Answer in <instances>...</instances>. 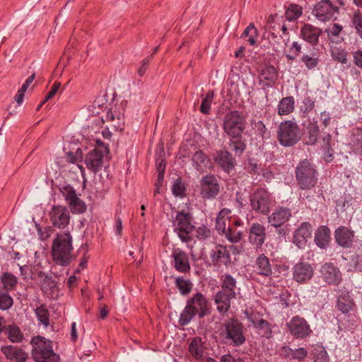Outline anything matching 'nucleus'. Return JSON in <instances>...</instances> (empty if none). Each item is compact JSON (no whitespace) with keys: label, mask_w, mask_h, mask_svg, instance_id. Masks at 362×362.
Here are the masks:
<instances>
[{"label":"nucleus","mask_w":362,"mask_h":362,"mask_svg":"<svg viewBox=\"0 0 362 362\" xmlns=\"http://www.w3.org/2000/svg\"><path fill=\"white\" fill-rule=\"evenodd\" d=\"M73 238L69 231L58 233L52 245L53 261L61 266H68L73 259Z\"/></svg>","instance_id":"f257e3e1"},{"label":"nucleus","mask_w":362,"mask_h":362,"mask_svg":"<svg viewBox=\"0 0 362 362\" xmlns=\"http://www.w3.org/2000/svg\"><path fill=\"white\" fill-rule=\"evenodd\" d=\"M33 345L32 356L35 362H58L59 356L53 351L52 343L40 336L31 340Z\"/></svg>","instance_id":"f03ea898"},{"label":"nucleus","mask_w":362,"mask_h":362,"mask_svg":"<svg viewBox=\"0 0 362 362\" xmlns=\"http://www.w3.org/2000/svg\"><path fill=\"white\" fill-rule=\"evenodd\" d=\"M279 143L284 146H293L301 139L302 132L298 124L291 120L281 122L277 129Z\"/></svg>","instance_id":"7ed1b4c3"},{"label":"nucleus","mask_w":362,"mask_h":362,"mask_svg":"<svg viewBox=\"0 0 362 362\" xmlns=\"http://www.w3.org/2000/svg\"><path fill=\"white\" fill-rule=\"evenodd\" d=\"M316 170L307 160L300 162L296 169V177L302 189H310L317 183Z\"/></svg>","instance_id":"20e7f679"},{"label":"nucleus","mask_w":362,"mask_h":362,"mask_svg":"<svg viewBox=\"0 0 362 362\" xmlns=\"http://www.w3.org/2000/svg\"><path fill=\"white\" fill-rule=\"evenodd\" d=\"M245 118L239 111H230L225 115L223 129L230 137L240 138L245 130Z\"/></svg>","instance_id":"39448f33"},{"label":"nucleus","mask_w":362,"mask_h":362,"mask_svg":"<svg viewBox=\"0 0 362 362\" xmlns=\"http://www.w3.org/2000/svg\"><path fill=\"white\" fill-rule=\"evenodd\" d=\"M221 334L228 343L236 346L242 345L245 341L243 325L237 320L226 322Z\"/></svg>","instance_id":"423d86ee"},{"label":"nucleus","mask_w":362,"mask_h":362,"mask_svg":"<svg viewBox=\"0 0 362 362\" xmlns=\"http://www.w3.org/2000/svg\"><path fill=\"white\" fill-rule=\"evenodd\" d=\"M192 216L189 213L179 211L173 222L175 230L178 232V236L182 242L188 243L192 240L189 234L193 231Z\"/></svg>","instance_id":"0eeeda50"},{"label":"nucleus","mask_w":362,"mask_h":362,"mask_svg":"<svg viewBox=\"0 0 362 362\" xmlns=\"http://www.w3.org/2000/svg\"><path fill=\"white\" fill-rule=\"evenodd\" d=\"M97 148L90 151L85 158L87 168L93 173L100 171L103 165L104 153H108L109 150L102 141H97Z\"/></svg>","instance_id":"6e6552de"},{"label":"nucleus","mask_w":362,"mask_h":362,"mask_svg":"<svg viewBox=\"0 0 362 362\" xmlns=\"http://www.w3.org/2000/svg\"><path fill=\"white\" fill-rule=\"evenodd\" d=\"M271 195L263 188L256 189L250 195V206L257 213L267 214L270 210Z\"/></svg>","instance_id":"1a4fd4ad"},{"label":"nucleus","mask_w":362,"mask_h":362,"mask_svg":"<svg viewBox=\"0 0 362 362\" xmlns=\"http://www.w3.org/2000/svg\"><path fill=\"white\" fill-rule=\"evenodd\" d=\"M60 192L73 214H82L86 211L85 202L78 197L71 186H65L60 189Z\"/></svg>","instance_id":"9d476101"},{"label":"nucleus","mask_w":362,"mask_h":362,"mask_svg":"<svg viewBox=\"0 0 362 362\" xmlns=\"http://www.w3.org/2000/svg\"><path fill=\"white\" fill-rule=\"evenodd\" d=\"M286 326L290 334L296 339H305L312 333V329L308 322L298 315L292 317Z\"/></svg>","instance_id":"9b49d317"},{"label":"nucleus","mask_w":362,"mask_h":362,"mask_svg":"<svg viewBox=\"0 0 362 362\" xmlns=\"http://www.w3.org/2000/svg\"><path fill=\"white\" fill-rule=\"evenodd\" d=\"M339 11V8L334 6L330 0H321L314 6L313 13L319 21L326 22Z\"/></svg>","instance_id":"f8f14e48"},{"label":"nucleus","mask_w":362,"mask_h":362,"mask_svg":"<svg viewBox=\"0 0 362 362\" xmlns=\"http://www.w3.org/2000/svg\"><path fill=\"white\" fill-rule=\"evenodd\" d=\"M201 195L204 199H211L216 197L219 192L220 187L215 175L209 174L203 177L201 182Z\"/></svg>","instance_id":"ddd939ff"},{"label":"nucleus","mask_w":362,"mask_h":362,"mask_svg":"<svg viewBox=\"0 0 362 362\" xmlns=\"http://www.w3.org/2000/svg\"><path fill=\"white\" fill-rule=\"evenodd\" d=\"M49 218L52 225L59 228H64L70 221V214L66 206L61 205L53 206Z\"/></svg>","instance_id":"4468645a"},{"label":"nucleus","mask_w":362,"mask_h":362,"mask_svg":"<svg viewBox=\"0 0 362 362\" xmlns=\"http://www.w3.org/2000/svg\"><path fill=\"white\" fill-rule=\"evenodd\" d=\"M187 304L191 306L194 312L200 318L209 313L208 301L201 293H197L192 298L187 300Z\"/></svg>","instance_id":"2eb2a0df"},{"label":"nucleus","mask_w":362,"mask_h":362,"mask_svg":"<svg viewBox=\"0 0 362 362\" xmlns=\"http://www.w3.org/2000/svg\"><path fill=\"white\" fill-rule=\"evenodd\" d=\"M313 276V267L308 263L298 262L293 268V278L299 284L306 283Z\"/></svg>","instance_id":"dca6fc26"},{"label":"nucleus","mask_w":362,"mask_h":362,"mask_svg":"<svg viewBox=\"0 0 362 362\" xmlns=\"http://www.w3.org/2000/svg\"><path fill=\"white\" fill-rule=\"evenodd\" d=\"M42 279L41 289L43 293L49 299H57L59 296V288L57 283L42 272L37 274Z\"/></svg>","instance_id":"f3484780"},{"label":"nucleus","mask_w":362,"mask_h":362,"mask_svg":"<svg viewBox=\"0 0 362 362\" xmlns=\"http://www.w3.org/2000/svg\"><path fill=\"white\" fill-rule=\"evenodd\" d=\"M210 257L214 266L225 265L230 263V255L226 246L216 245L211 251Z\"/></svg>","instance_id":"a211bd4d"},{"label":"nucleus","mask_w":362,"mask_h":362,"mask_svg":"<svg viewBox=\"0 0 362 362\" xmlns=\"http://www.w3.org/2000/svg\"><path fill=\"white\" fill-rule=\"evenodd\" d=\"M320 273L323 280L328 284H338L341 280V274L339 269L332 263L325 264Z\"/></svg>","instance_id":"6ab92c4d"},{"label":"nucleus","mask_w":362,"mask_h":362,"mask_svg":"<svg viewBox=\"0 0 362 362\" xmlns=\"http://www.w3.org/2000/svg\"><path fill=\"white\" fill-rule=\"evenodd\" d=\"M1 351L6 359L11 361L25 362L28 358V354L21 348L16 346H3L1 347Z\"/></svg>","instance_id":"aec40b11"},{"label":"nucleus","mask_w":362,"mask_h":362,"mask_svg":"<svg viewBox=\"0 0 362 362\" xmlns=\"http://www.w3.org/2000/svg\"><path fill=\"white\" fill-rule=\"evenodd\" d=\"M265 238V227L259 223H252L249 232V242L257 248H260Z\"/></svg>","instance_id":"412c9836"},{"label":"nucleus","mask_w":362,"mask_h":362,"mask_svg":"<svg viewBox=\"0 0 362 362\" xmlns=\"http://www.w3.org/2000/svg\"><path fill=\"white\" fill-rule=\"evenodd\" d=\"M214 160L225 172L229 173L235 165V159L227 150H219L216 153Z\"/></svg>","instance_id":"4be33fe9"},{"label":"nucleus","mask_w":362,"mask_h":362,"mask_svg":"<svg viewBox=\"0 0 362 362\" xmlns=\"http://www.w3.org/2000/svg\"><path fill=\"white\" fill-rule=\"evenodd\" d=\"M312 226L309 223H303L295 231L293 243L299 248L303 247L311 238Z\"/></svg>","instance_id":"5701e85b"},{"label":"nucleus","mask_w":362,"mask_h":362,"mask_svg":"<svg viewBox=\"0 0 362 362\" xmlns=\"http://www.w3.org/2000/svg\"><path fill=\"white\" fill-rule=\"evenodd\" d=\"M259 78L260 83L267 87L273 86L278 78V72L276 68L272 65L265 64L259 68Z\"/></svg>","instance_id":"b1692460"},{"label":"nucleus","mask_w":362,"mask_h":362,"mask_svg":"<svg viewBox=\"0 0 362 362\" xmlns=\"http://www.w3.org/2000/svg\"><path fill=\"white\" fill-rule=\"evenodd\" d=\"M322 30L311 24L305 23L300 28V37L312 45L318 43Z\"/></svg>","instance_id":"393cba45"},{"label":"nucleus","mask_w":362,"mask_h":362,"mask_svg":"<svg viewBox=\"0 0 362 362\" xmlns=\"http://www.w3.org/2000/svg\"><path fill=\"white\" fill-rule=\"evenodd\" d=\"M354 233L345 226H340L335 230L336 242L343 247H350L354 242Z\"/></svg>","instance_id":"a878e982"},{"label":"nucleus","mask_w":362,"mask_h":362,"mask_svg":"<svg viewBox=\"0 0 362 362\" xmlns=\"http://www.w3.org/2000/svg\"><path fill=\"white\" fill-rule=\"evenodd\" d=\"M172 257L175 262V268L180 272L186 273L190 270L187 254L179 249L174 250Z\"/></svg>","instance_id":"bb28decb"},{"label":"nucleus","mask_w":362,"mask_h":362,"mask_svg":"<svg viewBox=\"0 0 362 362\" xmlns=\"http://www.w3.org/2000/svg\"><path fill=\"white\" fill-rule=\"evenodd\" d=\"M190 355L196 360H202L206 350L205 341L199 337H194L188 348Z\"/></svg>","instance_id":"cd10ccee"},{"label":"nucleus","mask_w":362,"mask_h":362,"mask_svg":"<svg viewBox=\"0 0 362 362\" xmlns=\"http://www.w3.org/2000/svg\"><path fill=\"white\" fill-rule=\"evenodd\" d=\"M236 298L232 295L218 291L214 297L215 304L218 311L221 313H226L230 308L231 300Z\"/></svg>","instance_id":"c85d7f7f"},{"label":"nucleus","mask_w":362,"mask_h":362,"mask_svg":"<svg viewBox=\"0 0 362 362\" xmlns=\"http://www.w3.org/2000/svg\"><path fill=\"white\" fill-rule=\"evenodd\" d=\"M291 211L288 208L281 207L277 209L268 217V221L275 228L280 227L290 218Z\"/></svg>","instance_id":"c756f323"},{"label":"nucleus","mask_w":362,"mask_h":362,"mask_svg":"<svg viewBox=\"0 0 362 362\" xmlns=\"http://www.w3.org/2000/svg\"><path fill=\"white\" fill-rule=\"evenodd\" d=\"M192 162L196 169L204 172L211 167V160L201 150L197 151L192 156Z\"/></svg>","instance_id":"7c9ffc66"},{"label":"nucleus","mask_w":362,"mask_h":362,"mask_svg":"<svg viewBox=\"0 0 362 362\" xmlns=\"http://www.w3.org/2000/svg\"><path fill=\"white\" fill-rule=\"evenodd\" d=\"M255 268L257 274L262 276H269L272 274L269 260L264 254L257 258Z\"/></svg>","instance_id":"2f4dec72"},{"label":"nucleus","mask_w":362,"mask_h":362,"mask_svg":"<svg viewBox=\"0 0 362 362\" xmlns=\"http://www.w3.org/2000/svg\"><path fill=\"white\" fill-rule=\"evenodd\" d=\"M337 308L343 313H348L355 306L354 300L349 292L344 291L339 296L337 303Z\"/></svg>","instance_id":"473e14b6"},{"label":"nucleus","mask_w":362,"mask_h":362,"mask_svg":"<svg viewBox=\"0 0 362 362\" xmlns=\"http://www.w3.org/2000/svg\"><path fill=\"white\" fill-rule=\"evenodd\" d=\"M221 291L228 294H233L236 296L237 293V281L230 274H224L221 277Z\"/></svg>","instance_id":"72a5a7b5"},{"label":"nucleus","mask_w":362,"mask_h":362,"mask_svg":"<svg viewBox=\"0 0 362 362\" xmlns=\"http://www.w3.org/2000/svg\"><path fill=\"white\" fill-rule=\"evenodd\" d=\"M295 100L293 97L287 96L283 98L278 104L277 112L280 116L288 115L293 112Z\"/></svg>","instance_id":"f704fd0d"},{"label":"nucleus","mask_w":362,"mask_h":362,"mask_svg":"<svg viewBox=\"0 0 362 362\" xmlns=\"http://www.w3.org/2000/svg\"><path fill=\"white\" fill-rule=\"evenodd\" d=\"M330 240V230L325 226H320L316 230L315 235V241L316 244L325 248L329 243Z\"/></svg>","instance_id":"c9c22d12"},{"label":"nucleus","mask_w":362,"mask_h":362,"mask_svg":"<svg viewBox=\"0 0 362 362\" xmlns=\"http://www.w3.org/2000/svg\"><path fill=\"white\" fill-rule=\"evenodd\" d=\"M231 211L228 209H222L218 213L216 220V229L219 234L226 231L228 226H227V221H229V215Z\"/></svg>","instance_id":"e433bc0d"},{"label":"nucleus","mask_w":362,"mask_h":362,"mask_svg":"<svg viewBox=\"0 0 362 362\" xmlns=\"http://www.w3.org/2000/svg\"><path fill=\"white\" fill-rule=\"evenodd\" d=\"M106 121L110 122L111 127L116 131H122L124 129L123 117L120 114H115L112 110H109L106 113Z\"/></svg>","instance_id":"4c0bfd02"},{"label":"nucleus","mask_w":362,"mask_h":362,"mask_svg":"<svg viewBox=\"0 0 362 362\" xmlns=\"http://www.w3.org/2000/svg\"><path fill=\"white\" fill-rule=\"evenodd\" d=\"M35 313L37 316L38 321L43 325L45 327H47L49 324V312L45 304H42L35 309Z\"/></svg>","instance_id":"58836bf2"},{"label":"nucleus","mask_w":362,"mask_h":362,"mask_svg":"<svg viewBox=\"0 0 362 362\" xmlns=\"http://www.w3.org/2000/svg\"><path fill=\"white\" fill-rule=\"evenodd\" d=\"M311 354L313 356L314 362H329L328 354L325 347L321 344L313 346Z\"/></svg>","instance_id":"ea45409f"},{"label":"nucleus","mask_w":362,"mask_h":362,"mask_svg":"<svg viewBox=\"0 0 362 362\" xmlns=\"http://www.w3.org/2000/svg\"><path fill=\"white\" fill-rule=\"evenodd\" d=\"M308 133L306 137V144L313 145L315 144L319 136L320 129L317 122H311L307 127Z\"/></svg>","instance_id":"a19ab883"},{"label":"nucleus","mask_w":362,"mask_h":362,"mask_svg":"<svg viewBox=\"0 0 362 362\" xmlns=\"http://www.w3.org/2000/svg\"><path fill=\"white\" fill-rule=\"evenodd\" d=\"M1 281L3 287L7 291H11L17 285L18 279L16 276L9 272H4L1 276Z\"/></svg>","instance_id":"79ce46f5"},{"label":"nucleus","mask_w":362,"mask_h":362,"mask_svg":"<svg viewBox=\"0 0 362 362\" xmlns=\"http://www.w3.org/2000/svg\"><path fill=\"white\" fill-rule=\"evenodd\" d=\"M303 13V8L298 4H291L286 9L285 16L287 21H293Z\"/></svg>","instance_id":"37998d69"},{"label":"nucleus","mask_w":362,"mask_h":362,"mask_svg":"<svg viewBox=\"0 0 362 362\" xmlns=\"http://www.w3.org/2000/svg\"><path fill=\"white\" fill-rule=\"evenodd\" d=\"M331 140L330 134H327L322 139L323 144L322 147L324 150V159L327 162H330L333 160V149L331 147Z\"/></svg>","instance_id":"c03bdc74"},{"label":"nucleus","mask_w":362,"mask_h":362,"mask_svg":"<svg viewBox=\"0 0 362 362\" xmlns=\"http://www.w3.org/2000/svg\"><path fill=\"white\" fill-rule=\"evenodd\" d=\"M197 314L194 312V310L190 305H186L183 311L181 313L179 318V324L181 326H185L189 323L193 317Z\"/></svg>","instance_id":"a18cd8bd"},{"label":"nucleus","mask_w":362,"mask_h":362,"mask_svg":"<svg viewBox=\"0 0 362 362\" xmlns=\"http://www.w3.org/2000/svg\"><path fill=\"white\" fill-rule=\"evenodd\" d=\"M222 234L225 235L226 239L231 243H237L242 239L243 233L241 231L228 226L226 231Z\"/></svg>","instance_id":"49530a36"},{"label":"nucleus","mask_w":362,"mask_h":362,"mask_svg":"<svg viewBox=\"0 0 362 362\" xmlns=\"http://www.w3.org/2000/svg\"><path fill=\"white\" fill-rule=\"evenodd\" d=\"M175 285L182 295L188 294L192 288V284L189 280L181 277L175 279Z\"/></svg>","instance_id":"de8ad7c7"},{"label":"nucleus","mask_w":362,"mask_h":362,"mask_svg":"<svg viewBox=\"0 0 362 362\" xmlns=\"http://www.w3.org/2000/svg\"><path fill=\"white\" fill-rule=\"evenodd\" d=\"M156 165L158 173H159V179H164V173L165 171V160L164 150L162 149L156 159Z\"/></svg>","instance_id":"09e8293b"},{"label":"nucleus","mask_w":362,"mask_h":362,"mask_svg":"<svg viewBox=\"0 0 362 362\" xmlns=\"http://www.w3.org/2000/svg\"><path fill=\"white\" fill-rule=\"evenodd\" d=\"M8 338L13 343L21 342L23 339V334L19 328L16 326L8 325L7 327Z\"/></svg>","instance_id":"8fccbe9b"},{"label":"nucleus","mask_w":362,"mask_h":362,"mask_svg":"<svg viewBox=\"0 0 362 362\" xmlns=\"http://www.w3.org/2000/svg\"><path fill=\"white\" fill-rule=\"evenodd\" d=\"M214 96L213 90L207 92L206 96L203 98L200 106V111L204 114H209L211 110V104Z\"/></svg>","instance_id":"3c124183"},{"label":"nucleus","mask_w":362,"mask_h":362,"mask_svg":"<svg viewBox=\"0 0 362 362\" xmlns=\"http://www.w3.org/2000/svg\"><path fill=\"white\" fill-rule=\"evenodd\" d=\"M351 142L355 149L362 153V129L356 128L353 130Z\"/></svg>","instance_id":"603ef678"},{"label":"nucleus","mask_w":362,"mask_h":362,"mask_svg":"<svg viewBox=\"0 0 362 362\" xmlns=\"http://www.w3.org/2000/svg\"><path fill=\"white\" fill-rule=\"evenodd\" d=\"M257 36V30L254 24L250 23L244 30L242 37L248 38V42L251 45H254L256 42V37Z\"/></svg>","instance_id":"864d4df0"},{"label":"nucleus","mask_w":362,"mask_h":362,"mask_svg":"<svg viewBox=\"0 0 362 362\" xmlns=\"http://www.w3.org/2000/svg\"><path fill=\"white\" fill-rule=\"evenodd\" d=\"M235 140H230L229 147L236 155H241L245 149L246 145L241 139L236 138Z\"/></svg>","instance_id":"5fc2aeb1"},{"label":"nucleus","mask_w":362,"mask_h":362,"mask_svg":"<svg viewBox=\"0 0 362 362\" xmlns=\"http://www.w3.org/2000/svg\"><path fill=\"white\" fill-rule=\"evenodd\" d=\"M254 315H255L253 313H251L250 315H247L249 320L252 322L253 325L257 328L265 329H266L265 333L267 332H270L269 322L264 319L257 320Z\"/></svg>","instance_id":"6e6d98bb"},{"label":"nucleus","mask_w":362,"mask_h":362,"mask_svg":"<svg viewBox=\"0 0 362 362\" xmlns=\"http://www.w3.org/2000/svg\"><path fill=\"white\" fill-rule=\"evenodd\" d=\"M352 23L356 30V33L362 38V13L360 10H357L354 13Z\"/></svg>","instance_id":"4d7b16f0"},{"label":"nucleus","mask_w":362,"mask_h":362,"mask_svg":"<svg viewBox=\"0 0 362 362\" xmlns=\"http://www.w3.org/2000/svg\"><path fill=\"white\" fill-rule=\"evenodd\" d=\"M300 45L297 42H293L289 47L288 53L286 54V57L288 60L293 61L300 54Z\"/></svg>","instance_id":"13d9d810"},{"label":"nucleus","mask_w":362,"mask_h":362,"mask_svg":"<svg viewBox=\"0 0 362 362\" xmlns=\"http://www.w3.org/2000/svg\"><path fill=\"white\" fill-rule=\"evenodd\" d=\"M270 43L273 49L276 52L280 51L284 48V45H286V42H284L281 36H277L274 33H272Z\"/></svg>","instance_id":"bf43d9fd"},{"label":"nucleus","mask_w":362,"mask_h":362,"mask_svg":"<svg viewBox=\"0 0 362 362\" xmlns=\"http://www.w3.org/2000/svg\"><path fill=\"white\" fill-rule=\"evenodd\" d=\"M301 62L305 65L308 69L315 68L318 63L319 59L317 57H310L308 54H304L301 57Z\"/></svg>","instance_id":"052dcab7"},{"label":"nucleus","mask_w":362,"mask_h":362,"mask_svg":"<svg viewBox=\"0 0 362 362\" xmlns=\"http://www.w3.org/2000/svg\"><path fill=\"white\" fill-rule=\"evenodd\" d=\"M13 305V299L8 293H0V309L6 310Z\"/></svg>","instance_id":"680f3d73"},{"label":"nucleus","mask_w":362,"mask_h":362,"mask_svg":"<svg viewBox=\"0 0 362 362\" xmlns=\"http://www.w3.org/2000/svg\"><path fill=\"white\" fill-rule=\"evenodd\" d=\"M211 235V230L205 226L199 227L196 230V236L200 240H204L210 238Z\"/></svg>","instance_id":"e2e57ef3"},{"label":"nucleus","mask_w":362,"mask_h":362,"mask_svg":"<svg viewBox=\"0 0 362 362\" xmlns=\"http://www.w3.org/2000/svg\"><path fill=\"white\" fill-rule=\"evenodd\" d=\"M308 351L305 348L300 347L296 349H291V356L293 358L303 361L306 358Z\"/></svg>","instance_id":"0e129e2a"},{"label":"nucleus","mask_w":362,"mask_h":362,"mask_svg":"<svg viewBox=\"0 0 362 362\" xmlns=\"http://www.w3.org/2000/svg\"><path fill=\"white\" fill-rule=\"evenodd\" d=\"M333 59L341 64L347 62V52L344 50L335 49L332 51Z\"/></svg>","instance_id":"69168bd1"},{"label":"nucleus","mask_w":362,"mask_h":362,"mask_svg":"<svg viewBox=\"0 0 362 362\" xmlns=\"http://www.w3.org/2000/svg\"><path fill=\"white\" fill-rule=\"evenodd\" d=\"M173 193L175 196L182 197L185 194V188L180 180H177L172 189Z\"/></svg>","instance_id":"338daca9"},{"label":"nucleus","mask_w":362,"mask_h":362,"mask_svg":"<svg viewBox=\"0 0 362 362\" xmlns=\"http://www.w3.org/2000/svg\"><path fill=\"white\" fill-rule=\"evenodd\" d=\"M354 64L362 69V51L357 50L352 53Z\"/></svg>","instance_id":"774afa93"}]
</instances>
